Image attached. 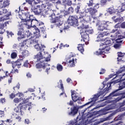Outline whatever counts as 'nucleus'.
<instances>
[{
	"instance_id": "nucleus-4",
	"label": "nucleus",
	"mask_w": 125,
	"mask_h": 125,
	"mask_svg": "<svg viewBox=\"0 0 125 125\" xmlns=\"http://www.w3.org/2000/svg\"><path fill=\"white\" fill-rule=\"evenodd\" d=\"M93 105L91 104L86 107H85V109L79 112V114L76 120L71 121L69 122V125H86V123L85 122L87 121L86 118H88V115L86 113H84L86 110L92 107Z\"/></svg>"
},
{
	"instance_id": "nucleus-17",
	"label": "nucleus",
	"mask_w": 125,
	"mask_h": 125,
	"mask_svg": "<svg viewBox=\"0 0 125 125\" xmlns=\"http://www.w3.org/2000/svg\"><path fill=\"white\" fill-rule=\"evenodd\" d=\"M71 97L74 102H78V104H82V98L79 97V94L75 91L71 90Z\"/></svg>"
},
{
	"instance_id": "nucleus-64",
	"label": "nucleus",
	"mask_w": 125,
	"mask_h": 125,
	"mask_svg": "<svg viewBox=\"0 0 125 125\" xmlns=\"http://www.w3.org/2000/svg\"><path fill=\"white\" fill-rule=\"evenodd\" d=\"M15 65L16 66H17L18 68H19V66H20L21 65V64L20 63H16Z\"/></svg>"
},
{
	"instance_id": "nucleus-61",
	"label": "nucleus",
	"mask_w": 125,
	"mask_h": 125,
	"mask_svg": "<svg viewBox=\"0 0 125 125\" xmlns=\"http://www.w3.org/2000/svg\"><path fill=\"white\" fill-rule=\"evenodd\" d=\"M15 87H17V88H18V89H19V88H20V85L19 84H18L16 87H14L13 89H15Z\"/></svg>"
},
{
	"instance_id": "nucleus-44",
	"label": "nucleus",
	"mask_w": 125,
	"mask_h": 125,
	"mask_svg": "<svg viewBox=\"0 0 125 125\" xmlns=\"http://www.w3.org/2000/svg\"><path fill=\"white\" fill-rule=\"evenodd\" d=\"M92 8H94V9H96V10H97V9L99 8V4H96Z\"/></svg>"
},
{
	"instance_id": "nucleus-21",
	"label": "nucleus",
	"mask_w": 125,
	"mask_h": 125,
	"mask_svg": "<svg viewBox=\"0 0 125 125\" xmlns=\"http://www.w3.org/2000/svg\"><path fill=\"white\" fill-rule=\"evenodd\" d=\"M71 112H68V115L70 116H74L76 115L77 113H78V111H79V107L78 106H74L73 108H71Z\"/></svg>"
},
{
	"instance_id": "nucleus-20",
	"label": "nucleus",
	"mask_w": 125,
	"mask_h": 125,
	"mask_svg": "<svg viewBox=\"0 0 125 125\" xmlns=\"http://www.w3.org/2000/svg\"><path fill=\"white\" fill-rule=\"evenodd\" d=\"M123 71H125V65L123 66V67L121 68V71H118L117 72V75L116 76V78H118L120 80H122V79H123V77L125 75V73L123 74H121L122 72H123Z\"/></svg>"
},
{
	"instance_id": "nucleus-46",
	"label": "nucleus",
	"mask_w": 125,
	"mask_h": 125,
	"mask_svg": "<svg viewBox=\"0 0 125 125\" xmlns=\"http://www.w3.org/2000/svg\"><path fill=\"white\" fill-rule=\"evenodd\" d=\"M20 102V100H19V99L16 98L14 99V102H15V103H19V102Z\"/></svg>"
},
{
	"instance_id": "nucleus-19",
	"label": "nucleus",
	"mask_w": 125,
	"mask_h": 125,
	"mask_svg": "<svg viewBox=\"0 0 125 125\" xmlns=\"http://www.w3.org/2000/svg\"><path fill=\"white\" fill-rule=\"evenodd\" d=\"M121 2L122 3L121 6H120L118 7V9L116 10L117 12L119 13L121 12H123L125 10V0H121Z\"/></svg>"
},
{
	"instance_id": "nucleus-52",
	"label": "nucleus",
	"mask_w": 125,
	"mask_h": 125,
	"mask_svg": "<svg viewBox=\"0 0 125 125\" xmlns=\"http://www.w3.org/2000/svg\"><path fill=\"white\" fill-rule=\"evenodd\" d=\"M29 123H30V120H29V119H26L24 120V124H26V125H29Z\"/></svg>"
},
{
	"instance_id": "nucleus-24",
	"label": "nucleus",
	"mask_w": 125,
	"mask_h": 125,
	"mask_svg": "<svg viewBox=\"0 0 125 125\" xmlns=\"http://www.w3.org/2000/svg\"><path fill=\"white\" fill-rule=\"evenodd\" d=\"M31 35L32 33H31L30 31L28 30L24 33L23 37H18V40H19V39H24V38H26H26H29V37H31Z\"/></svg>"
},
{
	"instance_id": "nucleus-62",
	"label": "nucleus",
	"mask_w": 125,
	"mask_h": 125,
	"mask_svg": "<svg viewBox=\"0 0 125 125\" xmlns=\"http://www.w3.org/2000/svg\"><path fill=\"white\" fill-rule=\"evenodd\" d=\"M26 77H27V78H31V77H32V75L30 73H27L26 74Z\"/></svg>"
},
{
	"instance_id": "nucleus-48",
	"label": "nucleus",
	"mask_w": 125,
	"mask_h": 125,
	"mask_svg": "<svg viewBox=\"0 0 125 125\" xmlns=\"http://www.w3.org/2000/svg\"><path fill=\"white\" fill-rule=\"evenodd\" d=\"M0 102L2 103V104H3V103H5V99L4 98H1L0 99Z\"/></svg>"
},
{
	"instance_id": "nucleus-63",
	"label": "nucleus",
	"mask_w": 125,
	"mask_h": 125,
	"mask_svg": "<svg viewBox=\"0 0 125 125\" xmlns=\"http://www.w3.org/2000/svg\"><path fill=\"white\" fill-rule=\"evenodd\" d=\"M6 12H7V10H6V9H3V12H2V13L5 14V13H6Z\"/></svg>"
},
{
	"instance_id": "nucleus-59",
	"label": "nucleus",
	"mask_w": 125,
	"mask_h": 125,
	"mask_svg": "<svg viewBox=\"0 0 125 125\" xmlns=\"http://www.w3.org/2000/svg\"><path fill=\"white\" fill-rule=\"evenodd\" d=\"M115 29H118V28H120V23H117L115 26Z\"/></svg>"
},
{
	"instance_id": "nucleus-15",
	"label": "nucleus",
	"mask_w": 125,
	"mask_h": 125,
	"mask_svg": "<svg viewBox=\"0 0 125 125\" xmlns=\"http://www.w3.org/2000/svg\"><path fill=\"white\" fill-rule=\"evenodd\" d=\"M75 57H76V55L71 53L66 59V62L68 67H75V65L77 63V59Z\"/></svg>"
},
{
	"instance_id": "nucleus-41",
	"label": "nucleus",
	"mask_w": 125,
	"mask_h": 125,
	"mask_svg": "<svg viewBox=\"0 0 125 125\" xmlns=\"http://www.w3.org/2000/svg\"><path fill=\"white\" fill-rule=\"evenodd\" d=\"M114 47L115 48H116V49H119V48H120V47H121V44H120L119 43L115 44L114 45Z\"/></svg>"
},
{
	"instance_id": "nucleus-9",
	"label": "nucleus",
	"mask_w": 125,
	"mask_h": 125,
	"mask_svg": "<svg viewBox=\"0 0 125 125\" xmlns=\"http://www.w3.org/2000/svg\"><path fill=\"white\" fill-rule=\"evenodd\" d=\"M35 39H39V38H36V35L34 34V37L33 38L25 40L22 42L20 43L19 47L20 49L27 48V47H28V46L29 45H31V44L34 45L35 43H37V40H35Z\"/></svg>"
},
{
	"instance_id": "nucleus-26",
	"label": "nucleus",
	"mask_w": 125,
	"mask_h": 125,
	"mask_svg": "<svg viewBox=\"0 0 125 125\" xmlns=\"http://www.w3.org/2000/svg\"><path fill=\"white\" fill-rule=\"evenodd\" d=\"M108 35H109V33H107V32L103 33H100L98 35L97 39H99V40H101L102 38H104V37H106V36H108Z\"/></svg>"
},
{
	"instance_id": "nucleus-34",
	"label": "nucleus",
	"mask_w": 125,
	"mask_h": 125,
	"mask_svg": "<svg viewBox=\"0 0 125 125\" xmlns=\"http://www.w3.org/2000/svg\"><path fill=\"white\" fill-rule=\"evenodd\" d=\"M57 69L59 72H61L63 70V66L61 64L58 63L57 65Z\"/></svg>"
},
{
	"instance_id": "nucleus-49",
	"label": "nucleus",
	"mask_w": 125,
	"mask_h": 125,
	"mask_svg": "<svg viewBox=\"0 0 125 125\" xmlns=\"http://www.w3.org/2000/svg\"><path fill=\"white\" fill-rule=\"evenodd\" d=\"M121 28L125 29V22H123L121 24Z\"/></svg>"
},
{
	"instance_id": "nucleus-2",
	"label": "nucleus",
	"mask_w": 125,
	"mask_h": 125,
	"mask_svg": "<svg viewBox=\"0 0 125 125\" xmlns=\"http://www.w3.org/2000/svg\"><path fill=\"white\" fill-rule=\"evenodd\" d=\"M20 18L21 19L23 24L27 28V29H34L35 32H34L36 38H40L41 37V33H40V29L37 28L38 26L41 29L42 32L44 31V24L43 22L38 21L36 19H33V16H31L29 13H25L21 15H19Z\"/></svg>"
},
{
	"instance_id": "nucleus-27",
	"label": "nucleus",
	"mask_w": 125,
	"mask_h": 125,
	"mask_svg": "<svg viewBox=\"0 0 125 125\" xmlns=\"http://www.w3.org/2000/svg\"><path fill=\"white\" fill-rule=\"evenodd\" d=\"M84 45V44L83 45L82 44H78V46L77 47V48L79 51L81 52V53L83 54V52L84 51V49H83V46Z\"/></svg>"
},
{
	"instance_id": "nucleus-58",
	"label": "nucleus",
	"mask_w": 125,
	"mask_h": 125,
	"mask_svg": "<svg viewBox=\"0 0 125 125\" xmlns=\"http://www.w3.org/2000/svg\"><path fill=\"white\" fill-rule=\"evenodd\" d=\"M28 91H30V92H34L35 91V90H34V89L29 88L28 89Z\"/></svg>"
},
{
	"instance_id": "nucleus-1",
	"label": "nucleus",
	"mask_w": 125,
	"mask_h": 125,
	"mask_svg": "<svg viewBox=\"0 0 125 125\" xmlns=\"http://www.w3.org/2000/svg\"><path fill=\"white\" fill-rule=\"evenodd\" d=\"M37 43L33 44L35 48L37 51H40L36 56H35L34 59L36 60L38 63L36 64V68L39 72L42 71V69H46L45 72H48L49 70H50V65L47 62L50 61L51 56L48 53H46L44 51L45 46L42 44L38 43V40H36Z\"/></svg>"
},
{
	"instance_id": "nucleus-5",
	"label": "nucleus",
	"mask_w": 125,
	"mask_h": 125,
	"mask_svg": "<svg viewBox=\"0 0 125 125\" xmlns=\"http://www.w3.org/2000/svg\"><path fill=\"white\" fill-rule=\"evenodd\" d=\"M32 108V104L31 103L28 104L24 103L22 104H21L15 108L14 112L16 113H14L13 115H16L15 118L18 122H21V117L19 116V115H21L22 116L23 114H24V111H26L27 108H28V111H30Z\"/></svg>"
},
{
	"instance_id": "nucleus-10",
	"label": "nucleus",
	"mask_w": 125,
	"mask_h": 125,
	"mask_svg": "<svg viewBox=\"0 0 125 125\" xmlns=\"http://www.w3.org/2000/svg\"><path fill=\"white\" fill-rule=\"evenodd\" d=\"M87 12H89L92 18H93L94 20L93 22H95L96 21H97V19L96 18V13H97V10L94 8H87L85 10L84 12L83 13L81 12V16L82 17H86V13Z\"/></svg>"
},
{
	"instance_id": "nucleus-22",
	"label": "nucleus",
	"mask_w": 125,
	"mask_h": 125,
	"mask_svg": "<svg viewBox=\"0 0 125 125\" xmlns=\"http://www.w3.org/2000/svg\"><path fill=\"white\" fill-rule=\"evenodd\" d=\"M29 55V51L26 50H23L21 52V54L20 55V60H22V59H24L25 58V56H28Z\"/></svg>"
},
{
	"instance_id": "nucleus-29",
	"label": "nucleus",
	"mask_w": 125,
	"mask_h": 125,
	"mask_svg": "<svg viewBox=\"0 0 125 125\" xmlns=\"http://www.w3.org/2000/svg\"><path fill=\"white\" fill-rule=\"evenodd\" d=\"M4 24H0V35H2L4 32H5V29H4Z\"/></svg>"
},
{
	"instance_id": "nucleus-23",
	"label": "nucleus",
	"mask_w": 125,
	"mask_h": 125,
	"mask_svg": "<svg viewBox=\"0 0 125 125\" xmlns=\"http://www.w3.org/2000/svg\"><path fill=\"white\" fill-rule=\"evenodd\" d=\"M112 19L114 20V22L115 23H117V22H119L120 23H121V22H123V21H124L123 20V17H119L117 18V16H113Z\"/></svg>"
},
{
	"instance_id": "nucleus-39",
	"label": "nucleus",
	"mask_w": 125,
	"mask_h": 125,
	"mask_svg": "<svg viewBox=\"0 0 125 125\" xmlns=\"http://www.w3.org/2000/svg\"><path fill=\"white\" fill-rule=\"evenodd\" d=\"M8 4H9V2L8 1V0H5L3 2V7H6L8 5Z\"/></svg>"
},
{
	"instance_id": "nucleus-55",
	"label": "nucleus",
	"mask_w": 125,
	"mask_h": 125,
	"mask_svg": "<svg viewBox=\"0 0 125 125\" xmlns=\"http://www.w3.org/2000/svg\"><path fill=\"white\" fill-rule=\"evenodd\" d=\"M7 32V36H11V37H12V35H13V34H12V32H9V31H6Z\"/></svg>"
},
{
	"instance_id": "nucleus-16",
	"label": "nucleus",
	"mask_w": 125,
	"mask_h": 125,
	"mask_svg": "<svg viewBox=\"0 0 125 125\" xmlns=\"http://www.w3.org/2000/svg\"><path fill=\"white\" fill-rule=\"evenodd\" d=\"M97 23L96 24V26H98V30L99 31H103L104 30H109V29L107 27L108 26V23H109L108 21H104L103 23H101V21H99L97 20V21H95V22Z\"/></svg>"
},
{
	"instance_id": "nucleus-37",
	"label": "nucleus",
	"mask_w": 125,
	"mask_h": 125,
	"mask_svg": "<svg viewBox=\"0 0 125 125\" xmlns=\"http://www.w3.org/2000/svg\"><path fill=\"white\" fill-rule=\"evenodd\" d=\"M77 0H70V1H68L67 2V5H71L72 4H76V1Z\"/></svg>"
},
{
	"instance_id": "nucleus-14",
	"label": "nucleus",
	"mask_w": 125,
	"mask_h": 125,
	"mask_svg": "<svg viewBox=\"0 0 125 125\" xmlns=\"http://www.w3.org/2000/svg\"><path fill=\"white\" fill-rule=\"evenodd\" d=\"M75 57H76V55L71 53L66 59V62L68 67H75V65L77 63V59Z\"/></svg>"
},
{
	"instance_id": "nucleus-36",
	"label": "nucleus",
	"mask_w": 125,
	"mask_h": 125,
	"mask_svg": "<svg viewBox=\"0 0 125 125\" xmlns=\"http://www.w3.org/2000/svg\"><path fill=\"white\" fill-rule=\"evenodd\" d=\"M17 57V51L14 52L11 54V58L12 59H15Z\"/></svg>"
},
{
	"instance_id": "nucleus-11",
	"label": "nucleus",
	"mask_w": 125,
	"mask_h": 125,
	"mask_svg": "<svg viewBox=\"0 0 125 125\" xmlns=\"http://www.w3.org/2000/svg\"><path fill=\"white\" fill-rule=\"evenodd\" d=\"M121 31L120 30L118 31V29H113L111 32V33H115V35H111L110 37L111 38H114V39L115 40L117 43H122V42H123V40H121L124 39V37L120 35V34H121Z\"/></svg>"
},
{
	"instance_id": "nucleus-45",
	"label": "nucleus",
	"mask_w": 125,
	"mask_h": 125,
	"mask_svg": "<svg viewBox=\"0 0 125 125\" xmlns=\"http://www.w3.org/2000/svg\"><path fill=\"white\" fill-rule=\"evenodd\" d=\"M44 29L45 30V27H44ZM42 32H43V35H42L43 38L44 39H46V33L44 32V30Z\"/></svg>"
},
{
	"instance_id": "nucleus-53",
	"label": "nucleus",
	"mask_w": 125,
	"mask_h": 125,
	"mask_svg": "<svg viewBox=\"0 0 125 125\" xmlns=\"http://www.w3.org/2000/svg\"><path fill=\"white\" fill-rule=\"evenodd\" d=\"M106 72V70H105L104 69H102L101 71V72H100V74H104V73Z\"/></svg>"
},
{
	"instance_id": "nucleus-56",
	"label": "nucleus",
	"mask_w": 125,
	"mask_h": 125,
	"mask_svg": "<svg viewBox=\"0 0 125 125\" xmlns=\"http://www.w3.org/2000/svg\"><path fill=\"white\" fill-rule=\"evenodd\" d=\"M125 125V124L123 123L121 121H119L118 123L116 124V125Z\"/></svg>"
},
{
	"instance_id": "nucleus-43",
	"label": "nucleus",
	"mask_w": 125,
	"mask_h": 125,
	"mask_svg": "<svg viewBox=\"0 0 125 125\" xmlns=\"http://www.w3.org/2000/svg\"><path fill=\"white\" fill-rule=\"evenodd\" d=\"M26 2H28L29 4H30V5H32L33 2L34 1V0H25Z\"/></svg>"
},
{
	"instance_id": "nucleus-18",
	"label": "nucleus",
	"mask_w": 125,
	"mask_h": 125,
	"mask_svg": "<svg viewBox=\"0 0 125 125\" xmlns=\"http://www.w3.org/2000/svg\"><path fill=\"white\" fill-rule=\"evenodd\" d=\"M50 17L51 23H55L57 26H60L61 25V22H60V21H59V17H55V14L54 13L52 14Z\"/></svg>"
},
{
	"instance_id": "nucleus-32",
	"label": "nucleus",
	"mask_w": 125,
	"mask_h": 125,
	"mask_svg": "<svg viewBox=\"0 0 125 125\" xmlns=\"http://www.w3.org/2000/svg\"><path fill=\"white\" fill-rule=\"evenodd\" d=\"M114 115H115V113H111L107 117H106L104 119L103 122H105V121H109V120H112V119H113V116H114Z\"/></svg>"
},
{
	"instance_id": "nucleus-3",
	"label": "nucleus",
	"mask_w": 125,
	"mask_h": 125,
	"mask_svg": "<svg viewBox=\"0 0 125 125\" xmlns=\"http://www.w3.org/2000/svg\"><path fill=\"white\" fill-rule=\"evenodd\" d=\"M78 19L80 21H82V29L81 30V34L82 38L83 39V42H84L85 44H88V41H89V34H93V29L91 27H89L88 25H87V21L85 20H84L83 18L81 17H78Z\"/></svg>"
},
{
	"instance_id": "nucleus-38",
	"label": "nucleus",
	"mask_w": 125,
	"mask_h": 125,
	"mask_svg": "<svg viewBox=\"0 0 125 125\" xmlns=\"http://www.w3.org/2000/svg\"><path fill=\"white\" fill-rule=\"evenodd\" d=\"M23 66L24 67H26V68H31V64L28 62V61L25 62Z\"/></svg>"
},
{
	"instance_id": "nucleus-57",
	"label": "nucleus",
	"mask_w": 125,
	"mask_h": 125,
	"mask_svg": "<svg viewBox=\"0 0 125 125\" xmlns=\"http://www.w3.org/2000/svg\"><path fill=\"white\" fill-rule=\"evenodd\" d=\"M17 95H18L19 97H21V96H23V93L21 92L18 93Z\"/></svg>"
},
{
	"instance_id": "nucleus-50",
	"label": "nucleus",
	"mask_w": 125,
	"mask_h": 125,
	"mask_svg": "<svg viewBox=\"0 0 125 125\" xmlns=\"http://www.w3.org/2000/svg\"><path fill=\"white\" fill-rule=\"evenodd\" d=\"M80 6H77V8L75 9V11H76L77 13L79 14L80 12Z\"/></svg>"
},
{
	"instance_id": "nucleus-30",
	"label": "nucleus",
	"mask_w": 125,
	"mask_h": 125,
	"mask_svg": "<svg viewBox=\"0 0 125 125\" xmlns=\"http://www.w3.org/2000/svg\"><path fill=\"white\" fill-rule=\"evenodd\" d=\"M125 98V92L123 94L121 97H119L115 100V102H119V101H121L122 99Z\"/></svg>"
},
{
	"instance_id": "nucleus-13",
	"label": "nucleus",
	"mask_w": 125,
	"mask_h": 125,
	"mask_svg": "<svg viewBox=\"0 0 125 125\" xmlns=\"http://www.w3.org/2000/svg\"><path fill=\"white\" fill-rule=\"evenodd\" d=\"M125 88V82L121 83L119 84V89H117L116 90L112 92L111 93H110L108 96L105 98V100L107 99H112V97H115V96H118L120 93H118V91L119 90H121V89H123Z\"/></svg>"
},
{
	"instance_id": "nucleus-6",
	"label": "nucleus",
	"mask_w": 125,
	"mask_h": 125,
	"mask_svg": "<svg viewBox=\"0 0 125 125\" xmlns=\"http://www.w3.org/2000/svg\"><path fill=\"white\" fill-rule=\"evenodd\" d=\"M114 43V40L112 39L106 40L104 43H102L100 45V49L98 51L95 52L96 55H101V54L104 55L105 53H108V52L110 51L111 48L110 46Z\"/></svg>"
},
{
	"instance_id": "nucleus-51",
	"label": "nucleus",
	"mask_w": 125,
	"mask_h": 125,
	"mask_svg": "<svg viewBox=\"0 0 125 125\" xmlns=\"http://www.w3.org/2000/svg\"><path fill=\"white\" fill-rule=\"evenodd\" d=\"M15 97V94H14L13 93H12L10 95V98L11 99H13Z\"/></svg>"
},
{
	"instance_id": "nucleus-25",
	"label": "nucleus",
	"mask_w": 125,
	"mask_h": 125,
	"mask_svg": "<svg viewBox=\"0 0 125 125\" xmlns=\"http://www.w3.org/2000/svg\"><path fill=\"white\" fill-rule=\"evenodd\" d=\"M118 58H117V60L118 62L122 61V58L124 57L125 55V53H122V52H119L117 53Z\"/></svg>"
},
{
	"instance_id": "nucleus-60",
	"label": "nucleus",
	"mask_w": 125,
	"mask_h": 125,
	"mask_svg": "<svg viewBox=\"0 0 125 125\" xmlns=\"http://www.w3.org/2000/svg\"><path fill=\"white\" fill-rule=\"evenodd\" d=\"M66 82L67 83H71V82H72V80L70 78H67L66 79Z\"/></svg>"
},
{
	"instance_id": "nucleus-8",
	"label": "nucleus",
	"mask_w": 125,
	"mask_h": 125,
	"mask_svg": "<svg viewBox=\"0 0 125 125\" xmlns=\"http://www.w3.org/2000/svg\"><path fill=\"white\" fill-rule=\"evenodd\" d=\"M107 86L108 87H106L103 91H101L99 93H98L97 94L94 95V97L91 99V101L86 103L83 105L81 106V108H83V107H84L85 106H87V105H89L90 103H95L97 100H98V98H99L100 96H104L110 89H111V83H107Z\"/></svg>"
},
{
	"instance_id": "nucleus-35",
	"label": "nucleus",
	"mask_w": 125,
	"mask_h": 125,
	"mask_svg": "<svg viewBox=\"0 0 125 125\" xmlns=\"http://www.w3.org/2000/svg\"><path fill=\"white\" fill-rule=\"evenodd\" d=\"M10 121L9 120H8L7 121H0V125H3V123L5 124V125H11V124H10V123H9Z\"/></svg>"
},
{
	"instance_id": "nucleus-33",
	"label": "nucleus",
	"mask_w": 125,
	"mask_h": 125,
	"mask_svg": "<svg viewBox=\"0 0 125 125\" xmlns=\"http://www.w3.org/2000/svg\"><path fill=\"white\" fill-rule=\"evenodd\" d=\"M60 83L61 88L62 91V92L61 93L60 95H63V94H64V87L63 86V83H62V80H60L59 81V83Z\"/></svg>"
},
{
	"instance_id": "nucleus-12",
	"label": "nucleus",
	"mask_w": 125,
	"mask_h": 125,
	"mask_svg": "<svg viewBox=\"0 0 125 125\" xmlns=\"http://www.w3.org/2000/svg\"><path fill=\"white\" fill-rule=\"evenodd\" d=\"M45 5L42 4L41 5H38L37 8L34 11V12L37 15H42L44 16L46 14V10H45Z\"/></svg>"
},
{
	"instance_id": "nucleus-42",
	"label": "nucleus",
	"mask_w": 125,
	"mask_h": 125,
	"mask_svg": "<svg viewBox=\"0 0 125 125\" xmlns=\"http://www.w3.org/2000/svg\"><path fill=\"white\" fill-rule=\"evenodd\" d=\"M87 4L88 6H92V5H93V1L92 0H90Z\"/></svg>"
},
{
	"instance_id": "nucleus-47",
	"label": "nucleus",
	"mask_w": 125,
	"mask_h": 125,
	"mask_svg": "<svg viewBox=\"0 0 125 125\" xmlns=\"http://www.w3.org/2000/svg\"><path fill=\"white\" fill-rule=\"evenodd\" d=\"M110 109H111L110 108H107V107L105 108H104V115H106V114H107L108 112L106 111H108V110H110Z\"/></svg>"
},
{
	"instance_id": "nucleus-40",
	"label": "nucleus",
	"mask_w": 125,
	"mask_h": 125,
	"mask_svg": "<svg viewBox=\"0 0 125 125\" xmlns=\"http://www.w3.org/2000/svg\"><path fill=\"white\" fill-rule=\"evenodd\" d=\"M108 1V0H101V5H105Z\"/></svg>"
},
{
	"instance_id": "nucleus-7",
	"label": "nucleus",
	"mask_w": 125,
	"mask_h": 125,
	"mask_svg": "<svg viewBox=\"0 0 125 125\" xmlns=\"http://www.w3.org/2000/svg\"><path fill=\"white\" fill-rule=\"evenodd\" d=\"M79 15H77V16L76 17L75 16H70L68 21V23H65L64 24V30H67V29H69L70 28V26H73V27H76V26H78L79 25L78 21H80L82 24H83V21H81V20L80 19L78 18V17H80L81 18H83L84 20V18L83 17H82V13H79L78 14Z\"/></svg>"
},
{
	"instance_id": "nucleus-31",
	"label": "nucleus",
	"mask_w": 125,
	"mask_h": 125,
	"mask_svg": "<svg viewBox=\"0 0 125 125\" xmlns=\"http://www.w3.org/2000/svg\"><path fill=\"white\" fill-rule=\"evenodd\" d=\"M24 35H25V33H24V29L23 28L20 29L18 32V36H22L21 37H24Z\"/></svg>"
},
{
	"instance_id": "nucleus-28",
	"label": "nucleus",
	"mask_w": 125,
	"mask_h": 125,
	"mask_svg": "<svg viewBox=\"0 0 125 125\" xmlns=\"http://www.w3.org/2000/svg\"><path fill=\"white\" fill-rule=\"evenodd\" d=\"M117 11V10L114 9V7H110L108 9V12L109 14H113V13H115Z\"/></svg>"
},
{
	"instance_id": "nucleus-54",
	"label": "nucleus",
	"mask_w": 125,
	"mask_h": 125,
	"mask_svg": "<svg viewBox=\"0 0 125 125\" xmlns=\"http://www.w3.org/2000/svg\"><path fill=\"white\" fill-rule=\"evenodd\" d=\"M4 112L2 111H0V118H2L4 116Z\"/></svg>"
}]
</instances>
